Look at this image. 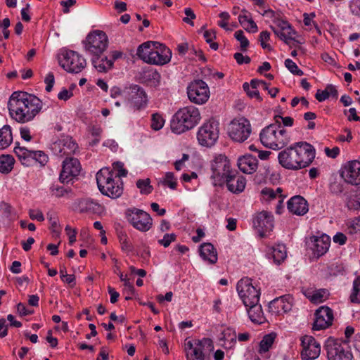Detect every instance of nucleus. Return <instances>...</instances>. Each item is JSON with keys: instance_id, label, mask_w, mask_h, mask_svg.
<instances>
[{"instance_id": "nucleus-51", "label": "nucleus", "mask_w": 360, "mask_h": 360, "mask_svg": "<svg viewBox=\"0 0 360 360\" xmlns=\"http://www.w3.org/2000/svg\"><path fill=\"white\" fill-rule=\"evenodd\" d=\"M285 65L295 75L302 76L304 74L303 71L291 59H286L285 60Z\"/></svg>"}, {"instance_id": "nucleus-38", "label": "nucleus", "mask_w": 360, "mask_h": 360, "mask_svg": "<svg viewBox=\"0 0 360 360\" xmlns=\"http://www.w3.org/2000/svg\"><path fill=\"white\" fill-rule=\"evenodd\" d=\"M157 46L155 41H147L141 44L138 49L136 54L141 60L148 63V58L154 50L155 46Z\"/></svg>"}, {"instance_id": "nucleus-50", "label": "nucleus", "mask_w": 360, "mask_h": 360, "mask_svg": "<svg viewBox=\"0 0 360 360\" xmlns=\"http://www.w3.org/2000/svg\"><path fill=\"white\" fill-rule=\"evenodd\" d=\"M282 188H278L276 191L271 188H264L262 190L261 193L266 198V200H273L278 197V194H281Z\"/></svg>"}, {"instance_id": "nucleus-59", "label": "nucleus", "mask_w": 360, "mask_h": 360, "mask_svg": "<svg viewBox=\"0 0 360 360\" xmlns=\"http://www.w3.org/2000/svg\"><path fill=\"white\" fill-rule=\"evenodd\" d=\"M329 188L330 192L335 195H340L344 191V185L336 181L332 182Z\"/></svg>"}, {"instance_id": "nucleus-28", "label": "nucleus", "mask_w": 360, "mask_h": 360, "mask_svg": "<svg viewBox=\"0 0 360 360\" xmlns=\"http://www.w3.org/2000/svg\"><path fill=\"white\" fill-rule=\"evenodd\" d=\"M225 184L229 191L233 193H240L245 188L246 179L243 176L239 175L236 171H234L226 179Z\"/></svg>"}, {"instance_id": "nucleus-48", "label": "nucleus", "mask_w": 360, "mask_h": 360, "mask_svg": "<svg viewBox=\"0 0 360 360\" xmlns=\"http://www.w3.org/2000/svg\"><path fill=\"white\" fill-rule=\"evenodd\" d=\"M262 15H266L276 25L283 20V19H282V13L281 12H275L271 9L264 10Z\"/></svg>"}, {"instance_id": "nucleus-56", "label": "nucleus", "mask_w": 360, "mask_h": 360, "mask_svg": "<svg viewBox=\"0 0 360 360\" xmlns=\"http://www.w3.org/2000/svg\"><path fill=\"white\" fill-rule=\"evenodd\" d=\"M270 39V33L268 31H262L259 37L261 46L264 49H268L271 51V46L266 42Z\"/></svg>"}, {"instance_id": "nucleus-17", "label": "nucleus", "mask_w": 360, "mask_h": 360, "mask_svg": "<svg viewBox=\"0 0 360 360\" xmlns=\"http://www.w3.org/2000/svg\"><path fill=\"white\" fill-rule=\"evenodd\" d=\"M302 360H314L319 357L321 353V345L316 339L310 335H304L301 339Z\"/></svg>"}, {"instance_id": "nucleus-43", "label": "nucleus", "mask_w": 360, "mask_h": 360, "mask_svg": "<svg viewBox=\"0 0 360 360\" xmlns=\"http://www.w3.org/2000/svg\"><path fill=\"white\" fill-rule=\"evenodd\" d=\"M328 295V290L326 289H319L312 292L308 297L309 300L315 304L321 303L325 301Z\"/></svg>"}, {"instance_id": "nucleus-11", "label": "nucleus", "mask_w": 360, "mask_h": 360, "mask_svg": "<svg viewBox=\"0 0 360 360\" xmlns=\"http://www.w3.org/2000/svg\"><path fill=\"white\" fill-rule=\"evenodd\" d=\"M251 131L250 122L244 117L233 120L229 126V135L236 142H244L248 139Z\"/></svg>"}, {"instance_id": "nucleus-42", "label": "nucleus", "mask_w": 360, "mask_h": 360, "mask_svg": "<svg viewBox=\"0 0 360 360\" xmlns=\"http://www.w3.org/2000/svg\"><path fill=\"white\" fill-rule=\"evenodd\" d=\"M276 337V335L274 333L265 335L262 340L260 341L259 352L262 354L269 351Z\"/></svg>"}, {"instance_id": "nucleus-15", "label": "nucleus", "mask_w": 360, "mask_h": 360, "mask_svg": "<svg viewBox=\"0 0 360 360\" xmlns=\"http://www.w3.org/2000/svg\"><path fill=\"white\" fill-rule=\"evenodd\" d=\"M314 321L312 329L321 330L326 329L333 324L334 319L333 310L327 306H321L314 313Z\"/></svg>"}, {"instance_id": "nucleus-9", "label": "nucleus", "mask_w": 360, "mask_h": 360, "mask_svg": "<svg viewBox=\"0 0 360 360\" xmlns=\"http://www.w3.org/2000/svg\"><path fill=\"white\" fill-rule=\"evenodd\" d=\"M125 216L128 222L140 231H148L152 227V218L149 214L142 210L136 207L127 209Z\"/></svg>"}, {"instance_id": "nucleus-1", "label": "nucleus", "mask_w": 360, "mask_h": 360, "mask_svg": "<svg viewBox=\"0 0 360 360\" xmlns=\"http://www.w3.org/2000/svg\"><path fill=\"white\" fill-rule=\"evenodd\" d=\"M41 108L42 103L37 97L22 91L13 92L8 102L11 117L19 123L32 121Z\"/></svg>"}, {"instance_id": "nucleus-54", "label": "nucleus", "mask_w": 360, "mask_h": 360, "mask_svg": "<svg viewBox=\"0 0 360 360\" xmlns=\"http://www.w3.org/2000/svg\"><path fill=\"white\" fill-rule=\"evenodd\" d=\"M113 168L111 169L115 172V175L119 178L125 177L127 175V170L124 168V164L121 162H115L112 164Z\"/></svg>"}, {"instance_id": "nucleus-55", "label": "nucleus", "mask_w": 360, "mask_h": 360, "mask_svg": "<svg viewBox=\"0 0 360 360\" xmlns=\"http://www.w3.org/2000/svg\"><path fill=\"white\" fill-rule=\"evenodd\" d=\"M176 236L174 233H165L162 239L158 240V243L165 248H167L170 244L175 241Z\"/></svg>"}, {"instance_id": "nucleus-57", "label": "nucleus", "mask_w": 360, "mask_h": 360, "mask_svg": "<svg viewBox=\"0 0 360 360\" xmlns=\"http://www.w3.org/2000/svg\"><path fill=\"white\" fill-rule=\"evenodd\" d=\"M346 205L349 210H358L360 209V200L355 195L354 197H350L347 199Z\"/></svg>"}, {"instance_id": "nucleus-44", "label": "nucleus", "mask_w": 360, "mask_h": 360, "mask_svg": "<svg viewBox=\"0 0 360 360\" xmlns=\"http://www.w3.org/2000/svg\"><path fill=\"white\" fill-rule=\"evenodd\" d=\"M136 186L140 190V193L143 195H148L152 193L153 188L150 185V179H139L136 181Z\"/></svg>"}, {"instance_id": "nucleus-41", "label": "nucleus", "mask_w": 360, "mask_h": 360, "mask_svg": "<svg viewBox=\"0 0 360 360\" xmlns=\"http://www.w3.org/2000/svg\"><path fill=\"white\" fill-rule=\"evenodd\" d=\"M349 300L352 304H360V276H356L353 281Z\"/></svg>"}, {"instance_id": "nucleus-14", "label": "nucleus", "mask_w": 360, "mask_h": 360, "mask_svg": "<svg viewBox=\"0 0 360 360\" xmlns=\"http://www.w3.org/2000/svg\"><path fill=\"white\" fill-rule=\"evenodd\" d=\"M189 100L196 104L205 103L210 97V90L207 84L202 79L191 82L187 87Z\"/></svg>"}, {"instance_id": "nucleus-25", "label": "nucleus", "mask_w": 360, "mask_h": 360, "mask_svg": "<svg viewBox=\"0 0 360 360\" xmlns=\"http://www.w3.org/2000/svg\"><path fill=\"white\" fill-rule=\"evenodd\" d=\"M77 148V144L70 136L55 142L53 146L55 153L60 157L72 155Z\"/></svg>"}, {"instance_id": "nucleus-47", "label": "nucleus", "mask_w": 360, "mask_h": 360, "mask_svg": "<svg viewBox=\"0 0 360 360\" xmlns=\"http://www.w3.org/2000/svg\"><path fill=\"white\" fill-rule=\"evenodd\" d=\"M204 38L207 43L210 44V46L213 50H217L219 48V45L217 42H213L212 41L216 39V32L213 30H206L204 32Z\"/></svg>"}, {"instance_id": "nucleus-49", "label": "nucleus", "mask_w": 360, "mask_h": 360, "mask_svg": "<svg viewBox=\"0 0 360 360\" xmlns=\"http://www.w3.org/2000/svg\"><path fill=\"white\" fill-rule=\"evenodd\" d=\"M165 123V120L161 115L158 113H154L152 115L151 118V128L154 130H160L162 128Z\"/></svg>"}, {"instance_id": "nucleus-34", "label": "nucleus", "mask_w": 360, "mask_h": 360, "mask_svg": "<svg viewBox=\"0 0 360 360\" xmlns=\"http://www.w3.org/2000/svg\"><path fill=\"white\" fill-rule=\"evenodd\" d=\"M268 257L272 259L276 264H281L287 257L286 247L283 244H278L269 250Z\"/></svg>"}, {"instance_id": "nucleus-2", "label": "nucleus", "mask_w": 360, "mask_h": 360, "mask_svg": "<svg viewBox=\"0 0 360 360\" xmlns=\"http://www.w3.org/2000/svg\"><path fill=\"white\" fill-rule=\"evenodd\" d=\"M315 154L312 145L307 142H297L281 151L278 159L283 167L299 170L309 166L315 158Z\"/></svg>"}, {"instance_id": "nucleus-63", "label": "nucleus", "mask_w": 360, "mask_h": 360, "mask_svg": "<svg viewBox=\"0 0 360 360\" xmlns=\"http://www.w3.org/2000/svg\"><path fill=\"white\" fill-rule=\"evenodd\" d=\"M65 231L69 236V243L72 245L76 241V229H72L71 227L68 225L65 227Z\"/></svg>"}, {"instance_id": "nucleus-37", "label": "nucleus", "mask_w": 360, "mask_h": 360, "mask_svg": "<svg viewBox=\"0 0 360 360\" xmlns=\"http://www.w3.org/2000/svg\"><path fill=\"white\" fill-rule=\"evenodd\" d=\"M242 14L238 16V21L243 28L249 32L255 33L258 30L257 25L251 18L250 13L246 10H242Z\"/></svg>"}, {"instance_id": "nucleus-31", "label": "nucleus", "mask_w": 360, "mask_h": 360, "mask_svg": "<svg viewBox=\"0 0 360 360\" xmlns=\"http://www.w3.org/2000/svg\"><path fill=\"white\" fill-rule=\"evenodd\" d=\"M237 165L242 172L252 174L257 169L258 160L252 155H245L238 158Z\"/></svg>"}, {"instance_id": "nucleus-29", "label": "nucleus", "mask_w": 360, "mask_h": 360, "mask_svg": "<svg viewBox=\"0 0 360 360\" xmlns=\"http://www.w3.org/2000/svg\"><path fill=\"white\" fill-rule=\"evenodd\" d=\"M311 240L313 243L311 249L317 257L323 255L328 251L330 244V238L328 236L323 234L320 237L313 236Z\"/></svg>"}, {"instance_id": "nucleus-23", "label": "nucleus", "mask_w": 360, "mask_h": 360, "mask_svg": "<svg viewBox=\"0 0 360 360\" xmlns=\"http://www.w3.org/2000/svg\"><path fill=\"white\" fill-rule=\"evenodd\" d=\"M341 175L348 184L352 185L360 184V161L348 162L344 166Z\"/></svg>"}, {"instance_id": "nucleus-5", "label": "nucleus", "mask_w": 360, "mask_h": 360, "mask_svg": "<svg viewBox=\"0 0 360 360\" xmlns=\"http://www.w3.org/2000/svg\"><path fill=\"white\" fill-rule=\"evenodd\" d=\"M212 174L210 179L214 186H222L226 179L235 170L231 169L229 160L224 155L220 154L214 158L211 162Z\"/></svg>"}, {"instance_id": "nucleus-46", "label": "nucleus", "mask_w": 360, "mask_h": 360, "mask_svg": "<svg viewBox=\"0 0 360 360\" xmlns=\"http://www.w3.org/2000/svg\"><path fill=\"white\" fill-rule=\"evenodd\" d=\"M234 36L236 39L240 41V49L242 51H246L249 46V41L244 34L243 30H238L235 32Z\"/></svg>"}, {"instance_id": "nucleus-10", "label": "nucleus", "mask_w": 360, "mask_h": 360, "mask_svg": "<svg viewBox=\"0 0 360 360\" xmlns=\"http://www.w3.org/2000/svg\"><path fill=\"white\" fill-rule=\"evenodd\" d=\"M84 48L92 56L103 53L108 45V39L106 34L100 30L90 32L84 41Z\"/></svg>"}, {"instance_id": "nucleus-60", "label": "nucleus", "mask_w": 360, "mask_h": 360, "mask_svg": "<svg viewBox=\"0 0 360 360\" xmlns=\"http://www.w3.org/2000/svg\"><path fill=\"white\" fill-rule=\"evenodd\" d=\"M219 16L221 20L218 22V25L226 30H229L228 21L230 19L229 13L227 12H221L219 13Z\"/></svg>"}, {"instance_id": "nucleus-64", "label": "nucleus", "mask_w": 360, "mask_h": 360, "mask_svg": "<svg viewBox=\"0 0 360 360\" xmlns=\"http://www.w3.org/2000/svg\"><path fill=\"white\" fill-rule=\"evenodd\" d=\"M66 193V190L63 187L55 186L51 187V194L56 198H60L64 195Z\"/></svg>"}, {"instance_id": "nucleus-36", "label": "nucleus", "mask_w": 360, "mask_h": 360, "mask_svg": "<svg viewBox=\"0 0 360 360\" xmlns=\"http://www.w3.org/2000/svg\"><path fill=\"white\" fill-rule=\"evenodd\" d=\"M200 255L204 260L214 264L217 262V252L214 245L210 243H205L200 245Z\"/></svg>"}, {"instance_id": "nucleus-4", "label": "nucleus", "mask_w": 360, "mask_h": 360, "mask_svg": "<svg viewBox=\"0 0 360 360\" xmlns=\"http://www.w3.org/2000/svg\"><path fill=\"white\" fill-rule=\"evenodd\" d=\"M259 139L265 147L273 150L283 148L289 141L286 129L278 120L262 130Z\"/></svg>"}, {"instance_id": "nucleus-62", "label": "nucleus", "mask_w": 360, "mask_h": 360, "mask_svg": "<svg viewBox=\"0 0 360 360\" xmlns=\"http://www.w3.org/2000/svg\"><path fill=\"white\" fill-rule=\"evenodd\" d=\"M44 82L46 83V91L47 92H50L51 90H52V88L53 86V84H54V75L53 74V72H49L45 79H44Z\"/></svg>"}, {"instance_id": "nucleus-52", "label": "nucleus", "mask_w": 360, "mask_h": 360, "mask_svg": "<svg viewBox=\"0 0 360 360\" xmlns=\"http://www.w3.org/2000/svg\"><path fill=\"white\" fill-rule=\"evenodd\" d=\"M162 183L171 189H176L177 186L176 179L173 172H167Z\"/></svg>"}, {"instance_id": "nucleus-8", "label": "nucleus", "mask_w": 360, "mask_h": 360, "mask_svg": "<svg viewBox=\"0 0 360 360\" xmlns=\"http://www.w3.org/2000/svg\"><path fill=\"white\" fill-rule=\"evenodd\" d=\"M60 65L68 72L79 73L86 66L85 58L74 51H65L59 57Z\"/></svg>"}, {"instance_id": "nucleus-21", "label": "nucleus", "mask_w": 360, "mask_h": 360, "mask_svg": "<svg viewBox=\"0 0 360 360\" xmlns=\"http://www.w3.org/2000/svg\"><path fill=\"white\" fill-rule=\"evenodd\" d=\"M253 224L260 236L264 237L266 233L272 231L274 228V217L271 213L262 211L255 217Z\"/></svg>"}, {"instance_id": "nucleus-53", "label": "nucleus", "mask_w": 360, "mask_h": 360, "mask_svg": "<svg viewBox=\"0 0 360 360\" xmlns=\"http://www.w3.org/2000/svg\"><path fill=\"white\" fill-rule=\"evenodd\" d=\"M243 90L246 92L247 95L251 98H256L259 101H262V98L259 95L258 89H252L250 87L248 83L245 82L243 85Z\"/></svg>"}, {"instance_id": "nucleus-35", "label": "nucleus", "mask_w": 360, "mask_h": 360, "mask_svg": "<svg viewBox=\"0 0 360 360\" xmlns=\"http://www.w3.org/2000/svg\"><path fill=\"white\" fill-rule=\"evenodd\" d=\"M245 307H247L248 314L252 322L258 324H262L265 322L266 319L264 316L262 306L259 302Z\"/></svg>"}, {"instance_id": "nucleus-12", "label": "nucleus", "mask_w": 360, "mask_h": 360, "mask_svg": "<svg viewBox=\"0 0 360 360\" xmlns=\"http://www.w3.org/2000/svg\"><path fill=\"white\" fill-rule=\"evenodd\" d=\"M14 153L21 162V163L30 167L35 163H39L41 166H44L49 160L48 156L41 150H30L25 147L16 146L14 148Z\"/></svg>"}, {"instance_id": "nucleus-7", "label": "nucleus", "mask_w": 360, "mask_h": 360, "mask_svg": "<svg viewBox=\"0 0 360 360\" xmlns=\"http://www.w3.org/2000/svg\"><path fill=\"white\" fill-rule=\"evenodd\" d=\"M328 360H352L349 346L341 340L329 338L325 345Z\"/></svg>"}, {"instance_id": "nucleus-3", "label": "nucleus", "mask_w": 360, "mask_h": 360, "mask_svg": "<svg viewBox=\"0 0 360 360\" xmlns=\"http://www.w3.org/2000/svg\"><path fill=\"white\" fill-rule=\"evenodd\" d=\"M201 120L199 110L193 105L186 106L178 110L171 120V129L181 134L193 129Z\"/></svg>"}, {"instance_id": "nucleus-40", "label": "nucleus", "mask_w": 360, "mask_h": 360, "mask_svg": "<svg viewBox=\"0 0 360 360\" xmlns=\"http://www.w3.org/2000/svg\"><path fill=\"white\" fill-rule=\"evenodd\" d=\"M15 160L12 155H6L0 156V172L9 173L14 165Z\"/></svg>"}, {"instance_id": "nucleus-58", "label": "nucleus", "mask_w": 360, "mask_h": 360, "mask_svg": "<svg viewBox=\"0 0 360 360\" xmlns=\"http://www.w3.org/2000/svg\"><path fill=\"white\" fill-rule=\"evenodd\" d=\"M184 13L186 17L183 18V21L187 24H189L191 26H193L194 23L192 21V20H194L196 18V15L194 13L193 11L191 8H186L184 10Z\"/></svg>"}, {"instance_id": "nucleus-6", "label": "nucleus", "mask_w": 360, "mask_h": 360, "mask_svg": "<svg viewBox=\"0 0 360 360\" xmlns=\"http://www.w3.org/2000/svg\"><path fill=\"white\" fill-rule=\"evenodd\" d=\"M219 122L211 118L198 129L197 139L200 145L205 147H212L217 141L219 136Z\"/></svg>"}, {"instance_id": "nucleus-39", "label": "nucleus", "mask_w": 360, "mask_h": 360, "mask_svg": "<svg viewBox=\"0 0 360 360\" xmlns=\"http://www.w3.org/2000/svg\"><path fill=\"white\" fill-rule=\"evenodd\" d=\"M13 136L11 129L8 125H4L0 129V149L6 148L12 143Z\"/></svg>"}, {"instance_id": "nucleus-20", "label": "nucleus", "mask_w": 360, "mask_h": 360, "mask_svg": "<svg viewBox=\"0 0 360 360\" xmlns=\"http://www.w3.org/2000/svg\"><path fill=\"white\" fill-rule=\"evenodd\" d=\"M172 57V51L166 46L157 42V46L148 58V63L162 65L168 63Z\"/></svg>"}, {"instance_id": "nucleus-30", "label": "nucleus", "mask_w": 360, "mask_h": 360, "mask_svg": "<svg viewBox=\"0 0 360 360\" xmlns=\"http://www.w3.org/2000/svg\"><path fill=\"white\" fill-rule=\"evenodd\" d=\"M101 193L110 198L116 199L123 193V182L120 178H117L103 188H100Z\"/></svg>"}, {"instance_id": "nucleus-27", "label": "nucleus", "mask_w": 360, "mask_h": 360, "mask_svg": "<svg viewBox=\"0 0 360 360\" xmlns=\"http://www.w3.org/2000/svg\"><path fill=\"white\" fill-rule=\"evenodd\" d=\"M287 207L290 212L298 216L305 214L309 210L307 201L299 195L292 197L288 201Z\"/></svg>"}, {"instance_id": "nucleus-24", "label": "nucleus", "mask_w": 360, "mask_h": 360, "mask_svg": "<svg viewBox=\"0 0 360 360\" xmlns=\"http://www.w3.org/2000/svg\"><path fill=\"white\" fill-rule=\"evenodd\" d=\"M74 210L79 213L101 214L103 207L91 198H81L74 202Z\"/></svg>"}, {"instance_id": "nucleus-33", "label": "nucleus", "mask_w": 360, "mask_h": 360, "mask_svg": "<svg viewBox=\"0 0 360 360\" xmlns=\"http://www.w3.org/2000/svg\"><path fill=\"white\" fill-rule=\"evenodd\" d=\"M119 178L115 175V172L108 167H103L96 174V182L98 188H103L105 186H108V184L112 181Z\"/></svg>"}, {"instance_id": "nucleus-26", "label": "nucleus", "mask_w": 360, "mask_h": 360, "mask_svg": "<svg viewBox=\"0 0 360 360\" xmlns=\"http://www.w3.org/2000/svg\"><path fill=\"white\" fill-rule=\"evenodd\" d=\"M292 300L291 297L286 295L273 300L269 304V311L275 314L290 311L292 306Z\"/></svg>"}, {"instance_id": "nucleus-13", "label": "nucleus", "mask_w": 360, "mask_h": 360, "mask_svg": "<svg viewBox=\"0 0 360 360\" xmlns=\"http://www.w3.org/2000/svg\"><path fill=\"white\" fill-rule=\"evenodd\" d=\"M237 291L245 306L257 304L259 301L260 292L253 286L251 280L243 278L237 283Z\"/></svg>"}, {"instance_id": "nucleus-32", "label": "nucleus", "mask_w": 360, "mask_h": 360, "mask_svg": "<svg viewBox=\"0 0 360 360\" xmlns=\"http://www.w3.org/2000/svg\"><path fill=\"white\" fill-rule=\"evenodd\" d=\"M91 63L94 68L99 72L106 73L112 69V63L109 56L103 53L96 54L91 57Z\"/></svg>"}, {"instance_id": "nucleus-22", "label": "nucleus", "mask_w": 360, "mask_h": 360, "mask_svg": "<svg viewBox=\"0 0 360 360\" xmlns=\"http://www.w3.org/2000/svg\"><path fill=\"white\" fill-rule=\"evenodd\" d=\"M277 28L273 25L270 26L271 30L274 34L279 37L280 39L283 40L286 44L290 47L295 46V44H290V41L293 40L296 43L300 44L298 41L295 40L293 35L295 34V31L292 29L289 22L283 20L281 23L278 24Z\"/></svg>"}, {"instance_id": "nucleus-45", "label": "nucleus", "mask_w": 360, "mask_h": 360, "mask_svg": "<svg viewBox=\"0 0 360 360\" xmlns=\"http://www.w3.org/2000/svg\"><path fill=\"white\" fill-rule=\"evenodd\" d=\"M118 238L123 251L129 252L133 250L134 247L124 232H120L118 234Z\"/></svg>"}, {"instance_id": "nucleus-19", "label": "nucleus", "mask_w": 360, "mask_h": 360, "mask_svg": "<svg viewBox=\"0 0 360 360\" xmlns=\"http://www.w3.org/2000/svg\"><path fill=\"white\" fill-rule=\"evenodd\" d=\"M211 340L204 338L202 340H195L186 343V358L188 360H205L203 353L204 345L210 343Z\"/></svg>"}, {"instance_id": "nucleus-16", "label": "nucleus", "mask_w": 360, "mask_h": 360, "mask_svg": "<svg viewBox=\"0 0 360 360\" xmlns=\"http://www.w3.org/2000/svg\"><path fill=\"white\" fill-rule=\"evenodd\" d=\"M82 167L79 161L75 158L67 157L63 162L59 179L62 183H68L80 173Z\"/></svg>"}, {"instance_id": "nucleus-18", "label": "nucleus", "mask_w": 360, "mask_h": 360, "mask_svg": "<svg viewBox=\"0 0 360 360\" xmlns=\"http://www.w3.org/2000/svg\"><path fill=\"white\" fill-rule=\"evenodd\" d=\"M126 94L130 105L134 110H139L146 105L147 96L144 90L138 85H131L127 89Z\"/></svg>"}, {"instance_id": "nucleus-61", "label": "nucleus", "mask_w": 360, "mask_h": 360, "mask_svg": "<svg viewBox=\"0 0 360 360\" xmlns=\"http://www.w3.org/2000/svg\"><path fill=\"white\" fill-rule=\"evenodd\" d=\"M233 58L239 65L248 64L251 61L248 56H243L241 53H234Z\"/></svg>"}]
</instances>
